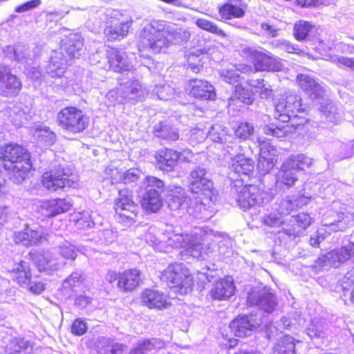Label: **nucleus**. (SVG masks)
I'll return each instance as SVG.
<instances>
[{"instance_id": "obj_46", "label": "nucleus", "mask_w": 354, "mask_h": 354, "mask_svg": "<svg viewBox=\"0 0 354 354\" xmlns=\"http://www.w3.org/2000/svg\"><path fill=\"white\" fill-rule=\"evenodd\" d=\"M130 23L117 21L108 26L104 30V33L109 41L120 40L128 34Z\"/></svg>"}, {"instance_id": "obj_25", "label": "nucleus", "mask_w": 354, "mask_h": 354, "mask_svg": "<svg viewBox=\"0 0 354 354\" xmlns=\"http://www.w3.org/2000/svg\"><path fill=\"white\" fill-rule=\"evenodd\" d=\"M140 298L142 305L151 309L161 310L169 305L166 295L155 289L146 288L140 293Z\"/></svg>"}, {"instance_id": "obj_56", "label": "nucleus", "mask_w": 354, "mask_h": 354, "mask_svg": "<svg viewBox=\"0 0 354 354\" xmlns=\"http://www.w3.org/2000/svg\"><path fill=\"white\" fill-rule=\"evenodd\" d=\"M290 328L291 326L290 319L287 317H283L281 319L279 322L277 323L276 326L272 324L266 326L267 337L268 339H271L272 337H273L274 336V330L276 332L279 331L280 333H283V330H290Z\"/></svg>"}, {"instance_id": "obj_6", "label": "nucleus", "mask_w": 354, "mask_h": 354, "mask_svg": "<svg viewBox=\"0 0 354 354\" xmlns=\"http://www.w3.org/2000/svg\"><path fill=\"white\" fill-rule=\"evenodd\" d=\"M232 192L236 194L238 205L245 210L263 205L271 200L268 192L254 185L234 184L232 186Z\"/></svg>"}, {"instance_id": "obj_14", "label": "nucleus", "mask_w": 354, "mask_h": 354, "mask_svg": "<svg viewBox=\"0 0 354 354\" xmlns=\"http://www.w3.org/2000/svg\"><path fill=\"white\" fill-rule=\"evenodd\" d=\"M232 164L228 167L227 176L231 181V185L244 183L254 174V161L248 157L237 156L232 159Z\"/></svg>"}, {"instance_id": "obj_53", "label": "nucleus", "mask_w": 354, "mask_h": 354, "mask_svg": "<svg viewBox=\"0 0 354 354\" xmlns=\"http://www.w3.org/2000/svg\"><path fill=\"white\" fill-rule=\"evenodd\" d=\"M313 28V26L310 22L299 21L295 24L294 36L298 41L304 40L307 38Z\"/></svg>"}, {"instance_id": "obj_31", "label": "nucleus", "mask_w": 354, "mask_h": 354, "mask_svg": "<svg viewBox=\"0 0 354 354\" xmlns=\"http://www.w3.org/2000/svg\"><path fill=\"white\" fill-rule=\"evenodd\" d=\"M83 47V39L81 36L73 35L69 37L67 40L61 45L58 50L62 55L70 59L78 58L80 55V51Z\"/></svg>"}, {"instance_id": "obj_51", "label": "nucleus", "mask_w": 354, "mask_h": 354, "mask_svg": "<svg viewBox=\"0 0 354 354\" xmlns=\"http://www.w3.org/2000/svg\"><path fill=\"white\" fill-rule=\"evenodd\" d=\"M320 112L326 122L337 124L341 120V113L332 102H328L325 106H322Z\"/></svg>"}, {"instance_id": "obj_24", "label": "nucleus", "mask_w": 354, "mask_h": 354, "mask_svg": "<svg viewBox=\"0 0 354 354\" xmlns=\"http://www.w3.org/2000/svg\"><path fill=\"white\" fill-rule=\"evenodd\" d=\"M248 302L251 305L257 306L267 313H272L277 304L276 297L266 290L248 293Z\"/></svg>"}, {"instance_id": "obj_63", "label": "nucleus", "mask_w": 354, "mask_h": 354, "mask_svg": "<svg viewBox=\"0 0 354 354\" xmlns=\"http://www.w3.org/2000/svg\"><path fill=\"white\" fill-rule=\"evenodd\" d=\"M330 234L326 228L321 227L318 229L317 232L310 236L309 239L310 245L314 248H319L320 243L326 239L327 234Z\"/></svg>"}, {"instance_id": "obj_19", "label": "nucleus", "mask_w": 354, "mask_h": 354, "mask_svg": "<svg viewBox=\"0 0 354 354\" xmlns=\"http://www.w3.org/2000/svg\"><path fill=\"white\" fill-rule=\"evenodd\" d=\"M22 86L21 82L10 73L7 66H0V93L6 97H13L19 94Z\"/></svg>"}, {"instance_id": "obj_36", "label": "nucleus", "mask_w": 354, "mask_h": 354, "mask_svg": "<svg viewBox=\"0 0 354 354\" xmlns=\"http://www.w3.org/2000/svg\"><path fill=\"white\" fill-rule=\"evenodd\" d=\"M165 343L160 339L151 338L139 341L129 354H153L164 348Z\"/></svg>"}, {"instance_id": "obj_58", "label": "nucleus", "mask_w": 354, "mask_h": 354, "mask_svg": "<svg viewBox=\"0 0 354 354\" xmlns=\"http://www.w3.org/2000/svg\"><path fill=\"white\" fill-rule=\"evenodd\" d=\"M219 74L223 80L230 84H235L239 82L240 75L236 72V66H231L228 68L220 70Z\"/></svg>"}, {"instance_id": "obj_2", "label": "nucleus", "mask_w": 354, "mask_h": 354, "mask_svg": "<svg viewBox=\"0 0 354 354\" xmlns=\"http://www.w3.org/2000/svg\"><path fill=\"white\" fill-rule=\"evenodd\" d=\"M189 182L191 192L198 196L195 207L190 205L187 207L188 214L197 219L209 220L214 214L211 208L216 201L218 192L207 169L202 166H196L189 174Z\"/></svg>"}, {"instance_id": "obj_5", "label": "nucleus", "mask_w": 354, "mask_h": 354, "mask_svg": "<svg viewBox=\"0 0 354 354\" xmlns=\"http://www.w3.org/2000/svg\"><path fill=\"white\" fill-rule=\"evenodd\" d=\"M161 281L180 295L192 290L193 277L189 270L181 263L170 264L161 273Z\"/></svg>"}, {"instance_id": "obj_41", "label": "nucleus", "mask_w": 354, "mask_h": 354, "mask_svg": "<svg viewBox=\"0 0 354 354\" xmlns=\"http://www.w3.org/2000/svg\"><path fill=\"white\" fill-rule=\"evenodd\" d=\"M126 348V345L106 337H101L97 344V354H122Z\"/></svg>"}, {"instance_id": "obj_11", "label": "nucleus", "mask_w": 354, "mask_h": 354, "mask_svg": "<svg viewBox=\"0 0 354 354\" xmlns=\"http://www.w3.org/2000/svg\"><path fill=\"white\" fill-rule=\"evenodd\" d=\"M143 185L145 194L141 201L142 207L147 211L156 212L162 206L161 194L165 191V183L157 177L149 176L145 178Z\"/></svg>"}, {"instance_id": "obj_35", "label": "nucleus", "mask_w": 354, "mask_h": 354, "mask_svg": "<svg viewBox=\"0 0 354 354\" xmlns=\"http://www.w3.org/2000/svg\"><path fill=\"white\" fill-rule=\"evenodd\" d=\"M245 6L242 0H230L219 8V14L225 20L232 18H242L245 15Z\"/></svg>"}, {"instance_id": "obj_49", "label": "nucleus", "mask_w": 354, "mask_h": 354, "mask_svg": "<svg viewBox=\"0 0 354 354\" xmlns=\"http://www.w3.org/2000/svg\"><path fill=\"white\" fill-rule=\"evenodd\" d=\"M345 300L347 297L354 303V267L347 272L339 281Z\"/></svg>"}, {"instance_id": "obj_1", "label": "nucleus", "mask_w": 354, "mask_h": 354, "mask_svg": "<svg viewBox=\"0 0 354 354\" xmlns=\"http://www.w3.org/2000/svg\"><path fill=\"white\" fill-rule=\"evenodd\" d=\"M189 38L190 33L185 28L153 21L140 31L138 47L140 51L158 53L170 44L185 43Z\"/></svg>"}, {"instance_id": "obj_61", "label": "nucleus", "mask_w": 354, "mask_h": 354, "mask_svg": "<svg viewBox=\"0 0 354 354\" xmlns=\"http://www.w3.org/2000/svg\"><path fill=\"white\" fill-rule=\"evenodd\" d=\"M254 133L253 126L248 122L241 123L235 130V135L241 140L248 139Z\"/></svg>"}, {"instance_id": "obj_4", "label": "nucleus", "mask_w": 354, "mask_h": 354, "mask_svg": "<svg viewBox=\"0 0 354 354\" xmlns=\"http://www.w3.org/2000/svg\"><path fill=\"white\" fill-rule=\"evenodd\" d=\"M261 221L263 224L270 227H278L283 224V232L290 238L299 236L313 223V218L306 213L292 216L285 222L283 216L274 207L269 214L263 216Z\"/></svg>"}, {"instance_id": "obj_55", "label": "nucleus", "mask_w": 354, "mask_h": 354, "mask_svg": "<svg viewBox=\"0 0 354 354\" xmlns=\"http://www.w3.org/2000/svg\"><path fill=\"white\" fill-rule=\"evenodd\" d=\"M290 127L288 124L277 125L271 124L263 127V132L278 138H283L289 132Z\"/></svg>"}, {"instance_id": "obj_48", "label": "nucleus", "mask_w": 354, "mask_h": 354, "mask_svg": "<svg viewBox=\"0 0 354 354\" xmlns=\"http://www.w3.org/2000/svg\"><path fill=\"white\" fill-rule=\"evenodd\" d=\"M168 207L171 210H178L187 204L185 189L181 187H176L171 190L167 198Z\"/></svg>"}, {"instance_id": "obj_59", "label": "nucleus", "mask_w": 354, "mask_h": 354, "mask_svg": "<svg viewBox=\"0 0 354 354\" xmlns=\"http://www.w3.org/2000/svg\"><path fill=\"white\" fill-rule=\"evenodd\" d=\"M229 135L227 134L225 128H223L220 124L213 125L208 131L207 136L214 142L223 143L225 137Z\"/></svg>"}, {"instance_id": "obj_42", "label": "nucleus", "mask_w": 354, "mask_h": 354, "mask_svg": "<svg viewBox=\"0 0 354 354\" xmlns=\"http://www.w3.org/2000/svg\"><path fill=\"white\" fill-rule=\"evenodd\" d=\"M31 258L39 271H53L59 268L57 259L50 254L37 253Z\"/></svg>"}, {"instance_id": "obj_3", "label": "nucleus", "mask_w": 354, "mask_h": 354, "mask_svg": "<svg viewBox=\"0 0 354 354\" xmlns=\"http://www.w3.org/2000/svg\"><path fill=\"white\" fill-rule=\"evenodd\" d=\"M0 155L4 162V168L11 171L12 180L17 184L21 183L32 169L27 149L19 145L10 143L1 148Z\"/></svg>"}, {"instance_id": "obj_52", "label": "nucleus", "mask_w": 354, "mask_h": 354, "mask_svg": "<svg viewBox=\"0 0 354 354\" xmlns=\"http://www.w3.org/2000/svg\"><path fill=\"white\" fill-rule=\"evenodd\" d=\"M286 160L297 171L309 168L313 163L312 158L303 153L291 155Z\"/></svg>"}, {"instance_id": "obj_47", "label": "nucleus", "mask_w": 354, "mask_h": 354, "mask_svg": "<svg viewBox=\"0 0 354 354\" xmlns=\"http://www.w3.org/2000/svg\"><path fill=\"white\" fill-rule=\"evenodd\" d=\"M294 337L290 335H284L280 338L274 345L271 354H297ZM299 343V341H297Z\"/></svg>"}, {"instance_id": "obj_29", "label": "nucleus", "mask_w": 354, "mask_h": 354, "mask_svg": "<svg viewBox=\"0 0 354 354\" xmlns=\"http://www.w3.org/2000/svg\"><path fill=\"white\" fill-rule=\"evenodd\" d=\"M156 158L159 169L167 172L174 170L179 159L178 151L168 148L159 150Z\"/></svg>"}, {"instance_id": "obj_44", "label": "nucleus", "mask_w": 354, "mask_h": 354, "mask_svg": "<svg viewBox=\"0 0 354 354\" xmlns=\"http://www.w3.org/2000/svg\"><path fill=\"white\" fill-rule=\"evenodd\" d=\"M106 172L116 182L121 181L124 184L137 181L141 174V171L137 168L129 169L125 172H119L117 169L107 168Z\"/></svg>"}, {"instance_id": "obj_26", "label": "nucleus", "mask_w": 354, "mask_h": 354, "mask_svg": "<svg viewBox=\"0 0 354 354\" xmlns=\"http://www.w3.org/2000/svg\"><path fill=\"white\" fill-rule=\"evenodd\" d=\"M110 68L115 72H133V65L125 51L121 49H112L108 53Z\"/></svg>"}, {"instance_id": "obj_57", "label": "nucleus", "mask_w": 354, "mask_h": 354, "mask_svg": "<svg viewBox=\"0 0 354 354\" xmlns=\"http://www.w3.org/2000/svg\"><path fill=\"white\" fill-rule=\"evenodd\" d=\"M36 136L39 141L44 142L47 146L53 145L57 140L55 133L46 127L38 129Z\"/></svg>"}, {"instance_id": "obj_30", "label": "nucleus", "mask_w": 354, "mask_h": 354, "mask_svg": "<svg viewBox=\"0 0 354 354\" xmlns=\"http://www.w3.org/2000/svg\"><path fill=\"white\" fill-rule=\"evenodd\" d=\"M266 140V138L264 137L259 138L257 140L260 152L257 169L261 174L268 173L274 167L275 164L272 158L266 157L267 153L270 151V148H272V147Z\"/></svg>"}, {"instance_id": "obj_17", "label": "nucleus", "mask_w": 354, "mask_h": 354, "mask_svg": "<svg viewBox=\"0 0 354 354\" xmlns=\"http://www.w3.org/2000/svg\"><path fill=\"white\" fill-rule=\"evenodd\" d=\"M127 75L120 83L119 90L124 95L127 101L141 100L147 94V91L136 77L134 71L127 73Z\"/></svg>"}, {"instance_id": "obj_28", "label": "nucleus", "mask_w": 354, "mask_h": 354, "mask_svg": "<svg viewBox=\"0 0 354 354\" xmlns=\"http://www.w3.org/2000/svg\"><path fill=\"white\" fill-rule=\"evenodd\" d=\"M84 282L82 273L73 272L63 281L60 290L64 296L70 298L81 290Z\"/></svg>"}, {"instance_id": "obj_60", "label": "nucleus", "mask_w": 354, "mask_h": 354, "mask_svg": "<svg viewBox=\"0 0 354 354\" xmlns=\"http://www.w3.org/2000/svg\"><path fill=\"white\" fill-rule=\"evenodd\" d=\"M330 61L341 68H349L354 71V57L333 55L330 57Z\"/></svg>"}, {"instance_id": "obj_38", "label": "nucleus", "mask_w": 354, "mask_h": 354, "mask_svg": "<svg viewBox=\"0 0 354 354\" xmlns=\"http://www.w3.org/2000/svg\"><path fill=\"white\" fill-rule=\"evenodd\" d=\"M305 200L306 198L304 197L295 198L288 196L286 198L277 201L273 207L274 210L277 211L279 214L283 217L290 214L292 211L297 209V208L301 207L304 204V201Z\"/></svg>"}, {"instance_id": "obj_13", "label": "nucleus", "mask_w": 354, "mask_h": 354, "mask_svg": "<svg viewBox=\"0 0 354 354\" xmlns=\"http://www.w3.org/2000/svg\"><path fill=\"white\" fill-rule=\"evenodd\" d=\"M305 110L301 104L300 95L290 93L286 98L279 99L275 104L274 116L283 123L288 122L292 118L297 117L299 113Z\"/></svg>"}, {"instance_id": "obj_34", "label": "nucleus", "mask_w": 354, "mask_h": 354, "mask_svg": "<svg viewBox=\"0 0 354 354\" xmlns=\"http://www.w3.org/2000/svg\"><path fill=\"white\" fill-rule=\"evenodd\" d=\"M140 271L136 269L125 270L118 274V287L124 292L132 291L140 282Z\"/></svg>"}, {"instance_id": "obj_45", "label": "nucleus", "mask_w": 354, "mask_h": 354, "mask_svg": "<svg viewBox=\"0 0 354 354\" xmlns=\"http://www.w3.org/2000/svg\"><path fill=\"white\" fill-rule=\"evenodd\" d=\"M218 149L224 151L223 158L228 156L232 160L237 156L243 155L241 153L243 151L241 145L232 136L225 137L223 142L218 145Z\"/></svg>"}, {"instance_id": "obj_10", "label": "nucleus", "mask_w": 354, "mask_h": 354, "mask_svg": "<svg viewBox=\"0 0 354 354\" xmlns=\"http://www.w3.org/2000/svg\"><path fill=\"white\" fill-rule=\"evenodd\" d=\"M116 220L124 225L136 222L139 206L133 201V193L129 189H120L115 202Z\"/></svg>"}, {"instance_id": "obj_20", "label": "nucleus", "mask_w": 354, "mask_h": 354, "mask_svg": "<svg viewBox=\"0 0 354 354\" xmlns=\"http://www.w3.org/2000/svg\"><path fill=\"white\" fill-rule=\"evenodd\" d=\"M3 51L10 59L23 64H28L40 55L41 48L36 46L34 49L30 50L26 44L19 43L15 46H6Z\"/></svg>"}, {"instance_id": "obj_32", "label": "nucleus", "mask_w": 354, "mask_h": 354, "mask_svg": "<svg viewBox=\"0 0 354 354\" xmlns=\"http://www.w3.org/2000/svg\"><path fill=\"white\" fill-rule=\"evenodd\" d=\"M234 289L232 279L227 277L216 281L214 284L210 293L214 299L225 300L233 295Z\"/></svg>"}, {"instance_id": "obj_9", "label": "nucleus", "mask_w": 354, "mask_h": 354, "mask_svg": "<svg viewBox=\"0 0 354 354\" xmlns=\"http://www.w3.org/2000/svg\"><path fill=\"white\" fill-rule=\"evenodd\" d=\"M57 121L63 130L72 133L82 132L89 124L88 117L74 106L62 109L57 113Z\"/></svg>"}, {"instance_id": "obj_12", "label": "nucleus", "mask_w": 354, "mask_h": 354, "mask_svg": "<svg viewBox=\"0 0 354 354\" xmlns=\"http://www.w3.org/2000/svg\"><path fill=\"white\" fill-rule=\"evenodd\" d=\"M348 260L354 261V243L335 248L322 255L316 261L315 266L323 270L330 268H338Z\"/></svg>"}, {"instance_id": "obj_43", "label": "nucleus", "mask_w": 354, "mask_h": 354, "mask_svg": "<svg viewBox=\"0 0 354 354\" xmlns=\"http://www.w3.org/2000/svg\"><path fill=\"white\" fill-rule=\"evenodd\" d=\"M153 133L156 137L170 141L179 139L178 129L166 121L156 124L153 127Z\"/></svg>"}, {"instance_id": "obj_23", "label": "nucleus", "mask_w": 354, "mask_h": 354, "mask_svg": "<svg viewBox=\"0 0 354 354\" xmlns=\"http://www.w3.org/2000/svg\"><path fill=\"white\" fill-rule=\"evenodd\" d=\"M252 58L257 71H279L283 68L281 59L268 51L255 50Z\"/></svg>"}, {"instance_id": "obj_50", "label": "nucleus", "mask_w": 354, "mask_h": 354, "mask_svg": "<svg viewBox=\"0 0 354 354\" xmlns=\"http://www.w3.org/2000/svg\"><path fill=\"white\" fill-rule=\"evenodd\" d=\"M5 115L8 120L16 127H21L25 118V112L21 106L13 104L6 108Z\"/></svg>"}, {"instance_id": "obj_16", "label": "nucleus", "mask_w": 354, "mask_h": 354, "mask_svg": "<svg viewBox=\"0 0 354 354\" xmlns=\"http://www.w3.org/2000/svg\"><path fill=\"white\" fill-rule=\"evenodd\" d=\"M67 62L66 56L62 55L58 50H54L46 68V73L48 75L57 78L55 84L63 87L67 86L70 84L68 77L64 75Z\"/></svg>"}, {"instance_id": "obj_40", "label": "nucleus", "mask_w": 354, "mask_h": 354, "mask_svg": "<svg viewBox=\"0 0 354 354\" xmlns=\"http://www.w3.org/2000/svg\"><path fill=\"white\" fill-rule=\"evenodd\" d=\"M12 274V279L21 286H25L31 278V270L28 262L20 261L8 270Z\"/></svg>"}, {"instance_id": "obj_62", "label": "nucleus", "mask_w": 354, "mask_h": 354, "mask_svg": "<svg viewBox=\"0 0 354 354\" xmlns=\"http://www.w3.org/2000/svg\"><path fill=\"white\" fill-rule=\"evenodd\" d=\"M106 97L109 102V106L115 105L116 103L123 104L125 102H127L124 95L119 90V86L116 88L110 90L107 93Z\"/></svg>"}, {"instance_id": "obj_15", "label": "nucleus", "mask_w": 354, "mask_h": 354, "mask_svg": "<svg viewBox=\"0 0 354 354\" xmlns=\"http://www.w3.org/2000/svg\"><path fill=\"white\" fill-rule=\"evenodd\" d=\"M167 244L171 248H183L185 254L194 258L202 257V245L198 239L192 235L182 233H171L167 238Z\"/></svg>"}, {"instance_id": "obj_7", "label": "nucleus", "mask_w": 354, "mask_h": 354, "mask_svg": "<svg viewBox=\"0 0 354 354\" xmlns=\"http://www.w3.org/2000/svg\"><path fill=\"white\" fill-rule=\"evenodd\" d=\"M353 221V216L349 212L348 205L340 201H334L324 214L322 222L323 227L330 233L346 230Z\"/></svg>"}, {"instance_id": "obj_27", "label": "nucleus", "mask_w": 354, "mask_h": 354, "mask_svg": "<svg viewBox=\"0 0 354 354\" xmlns=\"http://www.w3.org/2000/svg\"><path fill=\"white\" fill-rule=\"evenodd\" d=\"M297 81L300 88L312 99H317L323 95V87L311 76L299 74L297 76Z\"/></svg>"}, {"instance_id": "obj_64", "label": "nucleus", "mask_w": 354, "mask_h": 354, "mask_svg": "<svg viewBox=\"0 0 354 354\" xmlns=\"http://www.w3.org/2000/svg\"><path fill=\"white\" fill-rule=\"evenodd\" d=\"M59 251L60 254L65 259L75 260L77 254L75 250V246L69 243L68 242H65L62 245H59Z\"/></svg>"}, {"instance_id": "obj_18", "label": "nucleus", "mask_w": 354, "mask_h": 354, "mask_svg": "<svg viewBox=\"0 0 354 354\" xmlns=\"http://www.w3.org/2000/svg\"><path fill=\"white\" fill-rule=\"evenodd\" d=\"M261 324L260 320L257 319L256 315L239 316L232 321L230 328L235 336L245 337L250 336Z\"/></svg>"}, {"instance_id": "obj_39", "label": "nucleus", "mask_w": 354, "mask_h": 354, "mask_svg": "<svg viewBox=\"0 0 354 354\" xmlns=\"http://www.w3.org/2000/svg\"><path fill=\"white\" fill-rule=\"evenodd\" d=\"M297 171L286 160L279 171L277 178V185L279 187L285 185L287 188L292 187L298 180Z\"/></svg>"}, {"instance_id": "obj_21", "label": "nucleus", "mask_w": 354, "mask_h": 354, "mask_svg": "<svg viewBox=\"0 0 354 354\" xmlns=\"http://www.w3.org/2000/svg\"><path fill=\"white\" fill-rule=\"evenodd\" d=\"M48 236V234L42 227L32 229L26 227L23 230L15 233L14 240L17 244L28 247L46 241Z\"/></svg>"}, {"instance_id": "obj_8", "label": "nucleus", "mask_w": 354, "mask_h": 354, "mask_svg": "<svg viewBox=\"0 0 354 354\" xmlns=\"http://www.w3.org/2000/svg\"><path fill=\"white\" fill-rule=\"evenodd\" d=\"M42 184L50 191L55 192L64 188L76 187L78 185L77 176L70 167L59 165L42 175Z\"/></svg>"}, {"instance_id": "obj_22", "label": "nucleus", "mask_w": 354, "mask_h": 354, "mask_svg": "<svg viewBox=\"0 0 354 354\" xmlns=\"http://www.w3.org/2000/svg\"><path fill=\"white\" fill-rule=\"evenodd\" d=\"M186 91L191 96L201 100H213L216 97L214 87L204 80H190L187 84Z\"/></svg>"}, {"instance_id": "obj_54", "label": "nucleus", "mask_w": 354, "mask_h": 354, "mask_svg": "<svg viewBox=\"0 0 354 354\" xmlns=\"http://www.w3.org/2000/svg\"><path fill=\"white\" fill-rule=\"evenodd\" d=\"M196 25L198 28L212 34H215L222 38H225L226 37V34L222 29L219 28L214 22L207 19L202 18L198 19L196 21Z\"/></svg>"}, {"instance_id": "obj_33", "label": "nucleus", "mask_w": 354, "mask_h": 354, "mask_svg": "<svg viewBox=\"0 0 354 354\" xmlns=\"http://www.w3.org/2000/svg\"><path fill=\"white\" fill-rule=\"evenodd\" d=\"M328 324L324 319L315 318L312 319L306 328L308 335L315 343L319 344L328 335Z\"/></svg>"}, {"instance_id": "obj_37", "label": "nucleus", "mask_w": 354, "mask_h": 354, "mask_svg": "<svg viewBox=\"0 0 354 354\" xmlns=\"http://www.w3.org/2000/svg\"><path fill=\"white\" fill-rule=\"evenodd\" d=\"M33 349L32 343L24 337L11 339L4 348V354H29Z\"/></svg>"}]
</instances>
